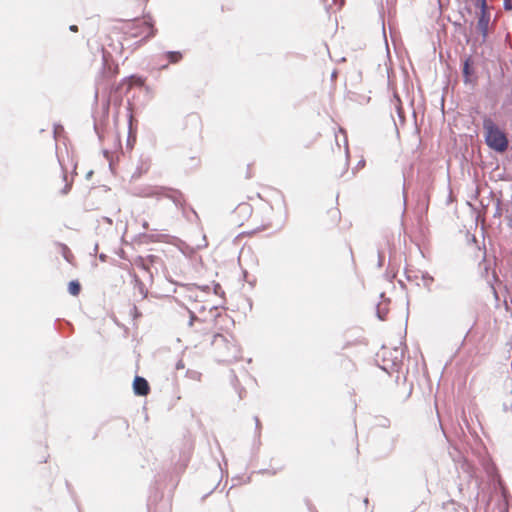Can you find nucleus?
Masks as SVG:
<instances>
[{
  "label": "nucleus",
  "instance_id": "1",
  "mask_svg": "<svg viewBox=\"0 0 512 512\" xmlns=\"http://www.w3.org/2000/svg\"><path fill=\"white\" fill-rule=\"evenodd\" d=\"M119 32H123L130 38H142L145 40L153 37L156 30L154 28L152 18L150 16H144L141 19L136 18L133 20L121 21L119 26H113L110 28L107 37L110 38L112 34H117Z\"/></svg>",
  "mask_w": 512,
  "mask_h": 512
},
{
  "label": "nucleus",
  "instance_id": "2",
  "mask_svg": "<svg viewBox=\"0 0 512 512\" xmlns=\"http://www.w3.org/2000/svg\"><path fill=\"white\" fill-rule=\"evenodd\" d=\"M471 4L470 11L473 9L476 18L475 30L481 36L484 43L491 31L494 29V22L491 20L493 6L492 0H467Z\"/></svg>",
  "mask_w": 512,
  "mask_h": 512
},
{
  "label": "nucleus",
  "instance_id": "3",
  "mask_svg": "<svg viewBox=\"0 0 512 512\" xmlns=\"http://www.w3.org/2000/svg\"><path fill=\"white\" fill-rule=\"evenodd\" d=\"M483 135L486 145L493 151L504 153L509 147L505 129L501 128L490 116L483 118Z\"/></svg>",
  "mask_w": 512,
  "mask_h": 512
},
{
  "label": "nucleus",
  "instance_id": "4",
  "mask_svg": "<svg viewBox=\"0 0 512 512\" xmlns=\"http://www.w3.org/2000/svg\"><path fill=\"white\" fill-rule=\"evenodd\" d=\"M103 76L113 78L119 73L118 64L112 59L111 54L103 49Z\"/></svg>",
  "mask_w": 512,
  "mask_h": 512
},
{
  "label": "nucleus",
  "instance_id": "5",
  "mask_svg": "<svg viewBox=\"0 0 512 512\" xmlns=\"http://www.w3.org/2000/svg\"><path fill=\"white\" fill-rule=\"evenodd\" d=\"M212 345L215 347L216 350L224 352V351H230L232 347L235 346L234 340L227 339L222 334H216L213 337Z\"/></svg>",
  "mask_w": 512,
  "mask_h": 512
},
{
  "label": "nucleus",
  "instance_id": "6",
  "mask_svg": "<svg viewBox=\"0 0 512 512\" xmlns=\"http://www.w3.org/2000/svg\"><path fill=\"white\" fill-rule=\"evenodd\" d=\"M462 73H463L464 82L466 84L474 83L476 81L475 70L473 68V61H472L471 57H468L465 59V61L463 63Z\"/></svg>",
  "mask_w": 512,
  "mask_h": 512
},
{
  "label": "nucleus",
  "instance_id": "7",
  "mask_svg": "<svg viewBox=\"0 0 512 512\" xmlns=\"http://www.w3.org/2000/svg\"><path fill=\"white\" fill-rule=\"evenodd\" d=\"M133 390L136 395L146 396L150 392V386L145 378L136 376L133 381Z\"/></svg>",
  "mask_w": 512,
  "mask_h": 512
},
{
  "label": "nucleus",
  "instance_id": "8",
  "mask_svg": "<svg viewBox=\"0 0 512 512\" xmlns=\"http://www.w3.org/2000/svg\"><path fill=\"white\" fill-rule=\"evenodd\" d=\"M161 194L172 199L176 205H183L184 197L181 192L173 189H162Z\"/></svg>",
  "mask_w": 512,
  "mask_h": 512
},
{
  "label": "nucleus",
  "instance_id": "9",
  "mask_svg": "<svg viewBox=\"0 0 512 512\" xmlns=\"http://www.w3.org/2000/svg\"><path fill=\"white\" fill-rule=\"evenodd\" d=\"M253 209L249 203H240L234 213L238 216H247L250 217L252 215Z\"/></svg>",
  "mask_w": 512,
  "mask_h": 512
},
{
  "label": "nucleus",
  "instance_id": "10",
  "mask_svg": "<svg viewBox=\"0 0 512 512\" xmlns=\"http://www.w3.org/2000/svg\"><path fill=\"white\" fill-rule=\"evenodd\" d=\"M501 110H502L503 115H505V116L512 115V91L503 100V102L501 104Z\"/></svg>",
  "mask_w": 512,
  "mask_h": 512
},
{
  "label": "nucleus",
  "instance_id": "11",
  "mask_svg": "<svg viewBox=\"0 0 512 512\" xmlns=\"http://www.w3.org/2000/svg\"><path fill=\"white\" fill-rule=\"evenodd\" d=\"M68 291L73 296H78L81 291V285L78 281L73 280L68 284Z\"/></svg>",
  "mask_w": 512,
  "mask_h": 512
},
{
  "label": "nucleus",
  "instance_id": "12",
  "mask_svg": "<svg viewBox=\"0 0 512 512\" xmlns=\"http://www.w3.org/2000/svg\"><path fill=\"white\" fill-rule=\"evenodd\" d=\"M170 63H177L182 59V54L178 51H171L166 54Z\"/></svg>",
  "mask_w": 512,
  "mask_h": 512
},
{
  "label": "nucleus",
  "instance_id": "13",
  "mask_svg": "<svg viewBox=\"0 0 512 512\" xmlns=\"http://www.w3.org/2000/svg\"><path fill=\"white\" fill-rule=\"evenodd\" d=\"M133 114L132 112L129 113V140L132 138L133 141H135V132L133 131Z\"/></svg>",
  "mask_w": 512,
  "mask_h": 512
},
{
  "label": "nucleus",
  "instance_id": "14",
  "mask_svg": "<svg viewBox=\"0 0 512 512\" xmlns=\"http://www.w3.org/2000/svg\"><path fill=\"white\" fill-rule=\"evenodd\" d=\"M192 123H195L196 125H200L201 121L200 118L196 115H192L189 117V119Z\"/></svg>",
  "mask_w": 512,
  "mask_h": 512
},
{
  "label": "nucleus",
  "instance_id": "15",
  "mask_svg": "<svg viewBox=\"0 0 512 512\" xmlns=\"http://www.w3.org/2000/svg\"><path fill=\"white\" fill-rule=\"evenodd\" d=\"M70 30H71L72 32H77V31H78V27H77L76 25H71V26H70Z\"/></svg>",
  "mask_w": 512,
  "mask_h": 512
},
{
  "label": "nucleus",
  "instance_id": "16",
  "mask_svg": "<svg viewBox=\"0 0 512 512\" xmlns=\"http://www.w3.org/2000/svg\"><path fill=\"white\" fill-rule=\"evenodd\" d=\"M119 45H120V46H119V50H120V52H122V51H123V45H122V43H121V42H119Z\"/></svg>",
  "mask_w": 512,
  "mask_h": 512
},
{
  "label": "nucleus",
  "instance_id": "17",
  "mask_svg": "<svg viewBox=\"0 0 512 512\" xmlns=\"http://www.w3.org/2000/svg\"><path fill=\"white\" fill-rule=\"evenodd\" d=\"M509 227L512 229V217L509 220Z\"/></svg>",
  "mask_w": 512,
  "mask_h": 512
},
{
  "label": "nucleus",
  "instance_id": "18",
  "mask_svg": "<svg viewBox=\"0 0 512 512\" xmlns=\"http://www.w3.org/2000/svg\"><path fill=\"white\" fill-rule=\"evenodd\" d=\"M510 7H511V4H508V5L506 4V5H505V8H506V9H510Z\"/></svg>",
  "mask_w": 512,
  "mask_h": 512
},
{
  "label": "nucleus",
  "instance_id": "19",
  "mask_svg": "<svg viewBox=\"0 0 512 512\" xmlns=\"http://www.w3.org/2000/svg\"><path fill=\"white\" fill-rule=\"evenodd\" d=\"M510 7H511V4H508V5L506 4V5H505V8H506V9H510Z\"/></svg>",
  "mask_w": 512,
  "mask_h": 512
}]
</instances>
